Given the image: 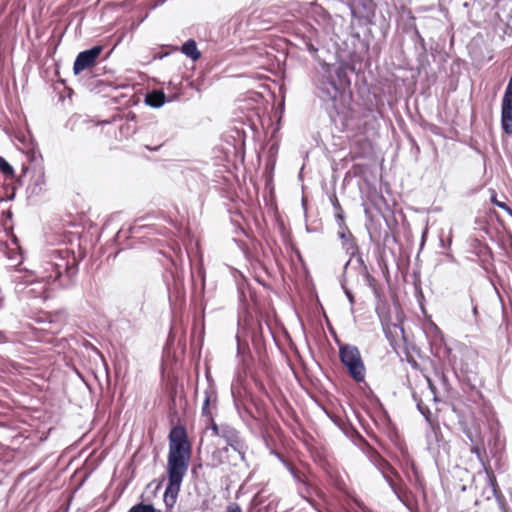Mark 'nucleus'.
<instances>
[{
	"instance_id": "nucleus-1",
	"label": "nucleus",
	"mask_w": 512,
	"mask_h": 512,
	"mask_svg": "<svg viewBox=\"0 0 512 512\" xmlns=\"http://www.w3.org/2000/svg\"><path fill=\"white\" fill-rule=\"evenodd\" d=\"M78 260L71 250L52 249L42 258L39 271L21 267L22 261L14 266L11 282L20 299H43L49 297L48 287L69 288L76 282Z\"/></svg>"
},
{
	"instance_id": "nucleus-2",
	"label": "nucleus",
	"mask_w": 512,
	"mask_h": 512,
	"mask_svg": "<svg viewBox=\"0 0 512 512\" xmlns=\"http://www.w3.org/2000/svg\"><path fill=\"white\" fill-rule=\"evenodd\" d=\"M334 64H324L312 77L316 95L325 103H330L335 115H331L334 125L341 131H352V51L338 52Z\"/></svg>"
},
{
	"instance_id": "nucleus-3",
	"label": "nucleus",
	"mask_w": 512,
	"mask_h": 512,
	"mask_svg": "<svg viewBox=\"0 0 512 512\" xmlns=\"http://www.w3.org/2000/svg\"><path fill=\"white\" fill-rule=\"evenodd\" d=\"M169 452L167 458L168 482L164 491L163 501L167 509L176 504L181 485L189 468L192 446L187 430L183 425H175L170 429Z\"/></svg>"
},
{
	"instance_id": "nucleus-4",
	"label": "nucleus",
	"mask_w": 512,
	"mask_h": 512,
	"mask_svg": "<svg viewBox=\"0 0 512 512\" xmlns=\"http://www.w3.org/2000/svg\"><path fill=\"white\" fill-rule=\"evenodd\" d=\"M354 445L359 446L367 453L370 460L381 472L382 476L396 494L398 499L407 505L408 488L406 487L399 472L384 459L374 448L370 447L364 438L354 429Z\"/></svg>"
},
{
	"instance_id": "nucleus-5",
	"label": "nucleus",
	"mask_w": 512,
	"mask_h": 512,
	"mask_svg": "<svg viewBox=\"0 0 512 512\" xmlns=\"http://www.w3.org/2000/svg\"><path fill=\"white\" fill-rule=\"evenodd\" d=\"M102 51V45H94L89 49L79 52L73 64V72L75 75H79L86 70L92 69L90 73L94 81L89 84V87L91 89L97 88L99 92H103L106 87L112 86L111 82L98 79V76L100 75L98 72L99 68L95 66Z\"/></svg>"
},
{
	"instance_id": "nucleus-6",
	"label": "nucleus",
	"mask_w": 512,
	"mask_h": 512,
	"mask_svg": "<svg viewBox=\"0 0 512 512\" xmlns=\"http://www.w3.org/2000/svg\"><path fill=\"white\" fill-rule=\"evenodd\" d=\"M118 130L120 139H127L130 136L134 135L135 133H139L142 139H145L149 135H152L153 137L154 135H156L157 143L155 145H152L150 143L144 144V147L151 152L158 151L163 145V136L160 133L158 124L155 122H150L146 125L138 127L136 115L131 112L128 113L126 120L124 122L122 121L119 124Z\"/></svg>"
},
{
	"instance_id": "nucleus-7",
	"label": "nucleus",
	"mask_w": 512,
	"mask_h": 512,
	"mask_svg": "<svg viewBox=\"0 0 512 512\" xmlns=\"http://www.w3.org/2000/svg\"><path fill=\"white\" fill-rule=\"evenodd\" d=\"M169 300L182 301L185 299L184 275L177 269L169 271L165 276Z\"/></svg>"
},
{
	"instance_id": "nucleus-8",
	"label": "nucleus",
	"mask_w": 512,
	"mask_h": 512,
	"mask_svg": "<svg viewBox=\"0 0 512 512\" xmlns=\"http://www.w3.org/2000/svg\"><path fill=\"white\" fill-rule=\"evenodd\" d=\"M222 438L235 452H237L241 458H244L247 451V445L240 436L238 430L228 424H222L221 434Z\"/></svg>"
},
{
	"instance_id": "nucleus-9",
	"label": "nucleus",
	"mask_w": 512,
	"mask_h": 512,
	"mask_svg": "<svg viewBox=\"0 0 512 512\" xmlns=\"http://www.w3.org/2000/svg\"><path fill=\"white\" fill-rule=\"evenodd\" d=\"M366 367L361 358L360 352L354 347V382L358 383V388L362 391L363 396L370 399L373 391L365 382Z\"/></svg>"
},
{
	"instance_id": "nucleus-10",
	"label": "nucleus",
	"mask_w": 512,
	"mask_h": 512,
	"mask_svg": "<svg viewBox=\"0 0 512 512\" xmlns=\"http://www.w3.org/2000/svg\"><path fill=\"white\" fill-rule=\"evenodd\" d=\"M181 92L166 95L163 90L153 89L148 91L145 95L144 102L146 105L152 108H160L167 102L177 100L181 96Z\"/></svg>"
},
{
	"instance_id": "nucleus-11",
	"label": "nucleus",
	"mask_w": 512,
	"mask_h": 512,
	"mask_svg": "<svg viewBox=\"0 0 512 512\" xmlns=\"http://www.w3.org/2000/svg\"><path fill=\"white\" fill-rule=\"evenodd\" d=\"M250 325L251 329V337L254 347L257 350L263 349L265 346V335H264V328H266L267 332L273 336V332L271 330V327L267 322L262 323L261 321L252 322Z\"/></svg>"
},
{
	"instance_id": "nucleus-12",
	"label": "nucleus",
	"mask_w": 512,
	"mask_h": 512,
	"mask_svg": "<svg viewBox=\"0 0 512 512\" xmlns=\"http://www.w3.org/2000/svg\"><path fill=\"white\" fill-rule=\"evenodd\" d=\"M192 286L195 293L204 294L206 284V273L202 261L195 266L191 265Z\"/></svg>"
},
{
	"instance_id": "nucleus-13",
	"label": "nucleus",
	"mask_w": 512,
	"mask_h": 512,
	"mask_svg": "<svg viewBox=\"0 0 512 512\" xmlns=\"http://www.w3.org/2000/svg\"><path fill=\"white\" fill-rule=\"evenodd\" d=\"M384 332L392 348L397 351L401 340L404 339L403 328L397 324H386L384 326Z\"/></svg>"
},
{
	"instance_id": "nucleus-14",
	"label": "nucleus",
	"mask_w": 512,
	"mask_h": 512,
	"mask_svg": "<svg viewBox=\"0 0 512 512\" xmlns=\"http://www.w3.org/2000/svg\"><path fill=\"white\" fill-rule=\"evenodd\" d=\"M217 402V388L206 387L204 390V400L201 409L202 416L212 414V410L217 408Z\"/></svg>"
},
{
	"instance_id": "nucleus-15",
	"label": "nucleus",
	"mask_w": 512,
	"mask_h": 512,
	"mask_svg": "<svg viewBox=\"0 0 512 512\" xmlns=\"http://www.w3.org/2000/svg\"><path fill=\"white\" fill-rule=\"evenodd\" d=\"M335 341L339 345L340 361L345 366L349 376L352 377V346L349 344H341L336 336Z\"/></svg>"
},
{
	"instance_id": "nucleus-16",
	"label": "nucleus",
	"mask_w": 512,
	"mask_h": 512,
	"mask_svg": "<svg viewBox=\"0 0 512 512\" xmlns=\"http://www.w3.org/2000/svg\"><path fill=\"white\" fill-rule=\"evenodd\" d=\"M374 7L372 0H354V17L369 18L374 14Z\"/></svg>"
},
{
	"instance_id": "nucleus-17",
	"label": "nucleus",
	"mask_w": 512,
	"mask_h": 512,
	"mask_svg": "<svg viewBox=\"0 0 512 512\" xmlns=\"http://www.w3.org/2000/svg\"><path fill=\"white\" fill-rule=\"evenodd\" d=\"M338 226L337 237L342 240V247L349 253V250L352 249V234L345 223V217L343 218V222L336 221Z\"/></svg>"
},
{
	"instance_id": "nucleus-18",
	"label": "nucleus",
	"mask_w": 512,
	"mask_h": 512,
	"mask_svg": "<svg viewBox=\"0 0 512 512\" xmlns=\"http://www.w3.org/2000/svg\"><path fill=\"white\" fill-rule=\"evenodd\" d=\"M329 417L347 438L352 439V423L346 415L342 417L340 414L332 413Z\"/></svg>"
},
{
	"instance_id": "nucleus-19",
	"label": "nucleus",
	"mask_w": 512,
	"mask_h": 512,
	"mask_svg": "<svg viewBox=\"0 0 512 512\" xmlns=\"http://www.w3.org/2000/svg\"><path fill=\"white\" fill-rule=\"evenodd\" d=\"M181 52L191 59L193 62L198 61L202 53L199 51L197 47V43L194 39L190 38L187 41H185L181 46Z\"/></svg>"
},
{
	"instance_id": "nucleus-20",
	"label": "nucleus",
	"mask_w": 512,
	"mask_h": 512,
	"mask_svg": "<svg viewBox=\"0 0 512 512\" xmlns=\"http://www.w3.org/2000/svg\"><path fill=\"white\" fill-rule=\"evenodd\" d=\"M352 262V253H350L349 259L345 262L343 266L342 274L339 276V282L341 285V288L343 289L348 301L350 304H352V290L348 286V268L350 263Z\"/></svg>"
},
{
	"instance_id": "nucleus-21",
	"label": "nucleus",
	"mask_w": 512,
	"mask_h": 512,
	"mask_svg": "<svg viewBox=\"0 0 512 512\" xmlns=\"http://www.w3.org/2000/svg\"><path fill=\"white\" fill-rule=\"evenodd\" d=\"M309 14L319 25L325 24L329 21L328 12L316 3L311 4Z\"/></svg>"
},
{
	"instance_id": "nucleus-22",
	"label": "nucleus",
	"mask_w": 512,
	"mask_h": 512,
	"mask_svg": "<svg viewBox=\"0 0 512 512\" xmlns=\"http://www.w3.org/2000/svg\"><path fill=\"white\" fill-rule=\"evenodd\" d=\"M236 340H237V357L240 359V362L243 366V370H246L248 368V365H249L248 361L250 359L249 352L246 351V350H248V346L246 344H242V342L240 340L239 332L236 335Z\"/></svg>"
},
{
	"instance_id": "nucleus-23",
	"label": "nucleus",
	"mask_w": 512,
	"mask_h": 512,
	"mask_svg": "<svg viewBox=\"0 0 512 512\" xmlns=\"http://www.w3.org/2000/svg\"><path fill=\"white\" fill-rule=\"evenodd\" d=\"M29 190L31 195H40L45 190V175L44 170L41 167L39 170V175L35 179V181L29 186Z\"/></svg>"
},
{
	"instance_id": "nucleus-24",
	"label": "nucleus",
	"mask_w": 512,
	"mask_h": 512,
	"mask_svg": "<svg viewBox=\"0 0 512 512\" xmlns=\"http://www.w3.org/2000/svg\"><path fill=\"white\" fill-rule=\"evenodd\" d=\"M88 121L80 115L71 116L67 122L65 123V128L69 129L71 132L78 131L82 126L86 125Z\"/></svg>"
},
{
	"instance_id": "nucleus-25",
	"label": "nucleus",
	"mask_w": 512,
	"mask_h": 512,
	"mask_svg": "<svg viewBox=\"0 0 512 512\" xmlns=\"http://www.w3.org/2000/svg\"><path fill=\"white\" fill-rule=\"evenodd\" d=\"M310 33H311V35L308 36L307 39H304V42H305L306 49L310 53L314 54L318 51V45H319V40L317 38V36H318L317 29L313 28Z\"/></svg>"
},
{
	"instance_id": "nucleus-26",
	"label": "nucleus",
	"mask_w": 512,
	"mask_h": 512,
	"mask_svg": "<svg viewBox=\"0 0 512 512\" xmlns=\"http://www.w3.org/2000/svg\"><path fill=\"white\" fill-rule=\"evenodd\" d=\"M232 395H234V393L232 392ZM234 398V405H235V408L239 414V416L243 419V420H253L254 419V416L251 412L250 409H248L247 407H245L244 405L240 404L235 396H233Z\"/></svg>"
},
{
	"instance_id": "nucleus-27",
	"label": "nucleus",
	"mask_w": 512,
	"mask_h": 512,
	"mask_svg": "<svg viewBox=\"0 0 512 512\" xmlns=\"http://www.w3.org/2000/svg\"><path fill=\"white\" fill-rule=\"evenodd\" d=\"M330 201L334 208L335 221L343 222V218L345 217L344 210L342 209L336 195H333L332 197H330Z\"/></svg>"
},
{
	"instance_id": "nucleus-28",
	"label": "nucleus",
	"mask_w": 512,
	"mask_h": 512,
	"mask_svg": "<svg viewBox=\"0 0 512 512\" xmlns=\"http://www.w3.org/2000/svg\"><path fill=\"white\" fill-rule=\"evenodd\" d=\"M203 417L205 418V422H206L207 427L212 430V432H213V434L215 436L219 437L220 434H221V430H222V424L218 425L215 422L213 413L209 414V415H205Z\"/></svg>"
},
{
	"instance_id": "nucleus-29",
	"label": "nucleus",
	"mask_w": 512,
	"mask_h": 512,
	"mask_svg": "<svg viewBox=\"0 0 512 512\" xmlns=\"http://www.w3.org/2000/svg\"><path fill=\"white\" fill-rule=\"evenodd\" d=\"M489 192H490V201H491L494 205H496V206H498L499 208H501V209H503L504 211H506V212H507V213L512 217V209H511V208H510L506 203H504V202H502V201H499V200L497 199V193H496V191H495L494 189H490V190H489Z\"/></svg>"
},
{
	"instance_id": "nucleus-30",
	"label": "nucleus",
	"mask_w": 512,
	"mask_h": 512,
	"mask_svg": "<svg viewBox=\"0 0 512 512\" xmlns=\"http://www.w3.org/2000/svg\"><path fill=\"white\" fill-rule=\"evenodd\" d=\"M0 171L5 177L14 176V168L12 165L2 156H0Z\"/></svg>"
},
{
	"instance_id": "nucleus-31",
	"label": "nucleus",
	"mask_w": 512,
	"mask_h": 512,
	"mask_svg": "<svg viewBox=\"0 0 512 512\" xmlns=\"http://www.w3.org/2000/svg\"><path fill=\"white\" fill-rule=\"evenodd\" d=\"M128 512H157V510L152 504L141 502L133 505Z\"/></svg>"
},
{
	"instance_id": "nucleus-32",
	"label": "nucleus",
	"mask_w": 512,
	"mask_h": 512,
	"mask_svg": "<svg viewBox=\"0 0 512 512\" xmlns=\"http://www.w3.org/2000/svg\"><path fill=\"white\" fill-rule=\"evenodd\" d=\"M354 512H374L372 507L354 496Z\"/></svg>"
},
{
	"instance_id": "nucleus-33",
	"label": "nucleus",
	"mask_w": 512,
	"mask_h": 512,
	"mask_svg": "<svg viewBox=\"0 0 512 512\" xmlns=\"http://www.w3.org/2000/svg\"><path fill=\"white\" fill-rule=\"evenodd\" d=\"M28 158L31 162H37L39 159H42V155L39 150L31 149L27 152Z\"/></svg>"
},
{
	"instance_id": "nucleus-34",
	"label": "nucleus",
	"mask_w": 512,
	"mask_h": 512,
	"mask_svg": "<svg viewBox=\"0 0 512 512\" xmlns=\"http://www.w3.org/2000/svg\"><path fill=\"white\" fill-rule=\"evenodd\" d=\"M272 453L290 470L291 473H294V467L284 458L280 452L274 450Z\"/></svg>"
},
{
	"instance_id": "nucleus-35",
	"label": "nucleus",
	"mask_w": 512,
	"mask_h": 512,
	"mask_svg": "<svg viewBox=\"0 0 512 512\" xmlns=\"http://www.w3.org/2000/svg\"><path fill=\"white\" fill-rule=\"evenodd\" d=\"M236 132L238 134L239 139L237 140L236 144L234 145V150H235V153L238 154L239 152H241L243 150L244 139L242 138V136L240 135L238 130Z\"/></svg>"
},
{
	"instance_id": "nucleus-36",
	"label": "nucleus",
	"mask_w": 512,
	"mask_h": 512,
	"mask_svg": "<svg viewBox=\"0 0 512 512\" xmlns=\"http://www.w3.org/2000/svg\"><path fill=\"white\" fill-rule=\"evenodd\" d=\"M205 378H206V381H207V387L217 388L216 384H215V381H214V379H213L209 369H207L206 372H205Z\"/></svg>"
},
{
	"instance_id": "nucleus-37",
	"label": "nucleus",
	"mask_w": 512,
	"mask_h": 512,
	"mask_svg": "<svg viewBox=\"0 0 512 512\" xmlns=\"http://www.w3.org/2000/svg\"><path fill=\"white\" fill-rule=\"evenodd\" d=\"M227 512H242V509L238 504L233 503L227 507Z\"/></svg>"
},
{
	"instance_id": "nucleus-38",
	"label": "nucleus",
	"mask_w": 512,
	"mask_h": 512,
	"mask_svg": "<svg viewBox=\"0 0 512 512\" xmlns=\"http://www.w3.org/2000/svg\"><path fill=\"white\" fill-rule=\"evenodd\" d=\"M145 228H148V227L133 225L132 227H130L129 231H130L131 235H134V234H137L138 232H140L141 229H145Z\"/></svg>"
},
{
	"instance_id": "nucleus-39",
	"label": "nucleus",
	"mask_w": 512,
	"mask_h": 512,
	"mask_svg": "<svg viewBox=\"0 0 512 512\" xmlns=\"http://www.w3.org/2000/svg\"><path fill=\"white\" fill-rule=\"evenodd\" d=\"M482 451L483 447H480L478 444H474L471 447V452L475 453L478 457H480Z\"/></svg>"
},
{
	"instance_id": "nucleus-40",
	"label": "nucleus",
	"mask_w": 512,
	"mask_h": 512,
	"mask_svg": "<svg viewBox=\"0 0 512 512\" xmlns=\"http://www.w3.org/2000/svg\"><path fill=\"white\" fill-rule=\"evenodd\" d=\"M350 10V13L352 14V0H342Z\"/></svg>"
},
{
	"instance_id": "nucleus-41",
	"label": "nucleus",
	"mask_w": 512,
	"mask_h": 512,
	"mask_svg": "<svg viewBox=\"0 0 512 512\" xmlns=\"http://www.w3.org/2000/svg\"><path fill=\"white\" fill-rule=\"evenodd\" d=\"M411 468H412V470H413V472H414V474H415V476L417 478V481H419L418 471H417V468H416V466H415V464L413 462L411 463Z\"/></svg>"
},
{
	"instance_id": "nucleus-42",
	"label": "nucleus",
	"mask_w": 512,
	"mask_h": 512,
	"mask_svg": "<svg viewBox=\"0 0 512 512\" xmlns=\"http://www.w3.org/2000/svg\"><path fill=\"white\" fill-rule=\"evenodd\" d=\"M420 410H421V413H422L423 415H425V416H426V418L428 419V416H429V414H430L429 409H428V408L422 409V408L420 407Z\"/></svg>"
},
{
	"instance_id": "nucleus-43",
	"label": "nucleus",
	"mask_w": 512,
	"mask_h": 512,
	"mask_svg": "<svg viewBox=\"0 0 512 512\" xmlns=\"http://www.w3.org/2000/svg\"><path fill=\"white\" fill-rule=\"evenodd\" d=\"M337 486H338V488H339L341 491H343V492H345V493H346V487H345V484H344V483L339 482V483L337 484Z\"/></svg>"
},
{
	"instance_id": "nucleus-44",
	"label": "nucleus",
	"mask_w": 512,
	"mask_h": 512,
	"mask_svg": "<svg viewBox=\"0 0 512 512\" xmlns=\"http://www.w3.org/2000/svg\"><path fill=\"white\" fill-rule=\"evenodd\" d=\"M4 216L8 219H11L12 218V212L7 210L5 212H3Z\"/></svg>"
},
{
	"instance_id": "nucleus-45",
	"label": "nucleus",
	"mask_w": 512,
	"mask_h": 512,
	"mask_svg": "<svg viewBox=\"0 0 512 512\" xmlns=\"http://www.w3.org/2000/svg\"><path fill=\"white\" fill-rule=\"evenodd\" d=\"M253 502L254 503H258L260 504L261 503V500H259V495H255L254 498H253Z\"/></svg>"
},
{
	"instance_id": "nucleus-46",
	"label": "nucleus",
	"mask_w": 512,
	"mask_h": 512,
	"mask_svg": "<svg viewBox=\"0 0 512 512\" xmlns=\"http://www.w3.org/2000/svg\"><path fill=\"white\" fill-rule=\"evenodd\" d=\"M77 374H78V376L83 380V382L85 383L86 387L90 389L89 384L84 380V378L82 377V375H81L79 372H77Z\"/></svg>"
},
{
	"instance_id": "nucleus-47",
	"label": "nucleus",
	"mask_w": 512,
	"mask_h": 512,
	"mask_svg": "<svg viewBox=\"0 0 512 512\" xmlns=\"http://www.w3.org/2000/svg\"><path fill=\"white\" fill-rule=\"evenodd\" d=\"M305 499H306V501H308V502H309L313 507H315V508H316L314 500H312L311 498H305Z\"/></svg>"
},
{
	"instance_id": "nucleus-48",
	"label": "nucleus",
	"mask_w": 512,
	"mask_h": 512,
	"mask_svg": "<svg viewBox=\"0 0 512 512\" xmlns=\"http://www.w3.org/2000/svg\"><path fill=\"white\" fill-rule=\"evenodd\" d=\"M349 177H350V171H348V172L346 173V175H345V178H344V184H345L346 182H348Z\"/></svg>"
},
{
	"instance_id": "nucleus-49",
	"label": "nucleus",
	"mask_w": 512,
	"mask_h": 512,
	"mask_svg": "<svg viewBox=\"0 0 512 512\" xmlns=\"http://www.w3.org/2000/svg\"><path fill=\"white\" fill-rule=\"evenodd\" d=\"M491 481H492L493 485L495 486L496 485V478L494 476H492Z\"/></svg>"
},
{
	"instance_id": "nucleus-50",
	"label": "nucleus",
	"mask_w": 512,
	"mask_h": 512,
	"mask_svg": "<svg viewBox=\"0 0 512 512\" xmlns=\"http://www.w3.org/2000/svg\"><path fill=\"white\" fill-rule=\"evenodd\" d=\"M358 262H359L361 265H364V262H363V260H362V258H361V257H359V258H358Z\"/></svg>"
},
{
	"instance_id": "nucleus-51",
	"label": "nucleus",
	"mask_w": 512,
	"mask_h": 512,
	"mask_svg": "<svg viewBox=\"0 0 512 512\" xmlns=\"http://www.w3.org/2000/svg\"><path fill=\"white\" fill-rule=\"evenodd\" d=\"M353 175L356 176L357 175V171H356V166L354 165V172H353Z\"/></svg>"
},
{
	"instance_id": "nucleus-52",
	"label": "nucleus",
	"mask_w": 512,
	"mask_h": 512,
	"mask_svg": "<svg viewBox=\"0 0 512 512\" xmlns=\"http://www.w3.org/2000/svg\"><path fill=\"white\" fill-rule=\"evenodd\" d=\"M366 146L369 148V150H372L371 144L367 143Z\"/></svg>"
},
{
	"instance_id": "nucleus-53",
	"label": "nucleus",
	"mask_w": 512,
	"mask_h": 512,
	"mask_svg": "<svg viewBox=\"0 0 512 512\" xmlns=\"http://www.w3.org/2000/svg\"><path fill=\"white\" fill-rule=\"evenodd\" d=\"M347 403H348V405H349L350 407H352V404H351V402H350V399H348Z\"/></svg>"
},
{
	"instance_id": "nucleus-54",
	"label": "nucleus",
	"mask_w": 512,
	"mask_h": 512,
	"mask_svg": "<svg viewBox=\"0 0 512 512\" xmlns=\"http://www.w3.org/2000/svg\"><path fill=\"white\" fill-rule=\"evenodd\" d=\"M302 204H303V206H305V199L304 198L302 199Z\"/></svg>"
},
{
	"instance_id": "nucleus-55",
	"label": "nucleus",
	"mask_w": 512,
	"mask_h": 512,
	"mask_svg": "<svg viewBox=\"0 0 512 512\" xmlns=\"http://www.w3.org/2000/svg\"><path fill=\"white\" fill-rule=\"evenodd\" d=\"M428 383H429L430 387H432L431 380L428 379Z\"/></svg>"
}]
</instances>
